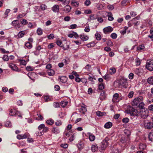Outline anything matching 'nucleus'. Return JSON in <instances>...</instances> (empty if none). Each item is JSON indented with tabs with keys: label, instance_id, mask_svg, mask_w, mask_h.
I'll return each instance as SVG.
<instances>
[{
	"label": "nucleus",
	"instance_id": "obj_1",
	"mask_svg": "<svg viewBox=\"0 0 153 153\" xmlns=\"http://www.w3.org/2000/svg\"><path fill=\"white\" fill-rule=\"evenodd\" d=\"M143 98L141 96L135 98L132 102V104L133 106H136L138 104H139L141 102L143 101Z\"/></svg>",
	"mask_w": 153,
	"mask_h": 153
},
{
	"label": "nucleus",
	"instance_id": "obj_2",
	"mask_svg": "<svg viewBox=\"0 0 153 153\" xmlns=\"http://www.w3.org/2000/svg\"><path fill=\"white\" fill-rule=\"evenodd\" d=\"M127 80L123 77H122L119 82L118 85L119 87L122 86L124 88H126L127 86Z\"/></svg>",
	"mask_w": 153,
	"mask_h": 153
},
{
	"label": "nucleus",
	"instance_id": "obj_3",
	"mask_svg": "<svg viewBox=\"0 0 153 153\" xmlns=\"http://www.w3.org/2000/svg\"><path fill=\"white\" fill-rule=\"evenodd\" d=\"M148 111L147 109H140L139 111V114L141 116V117L143 119L146 118L148 116Z\"/></svg>",
	"mask_w": 153,
	"mask_h": 153
},
{
	"label": "nucleus",
	"instance_id": "obj_4",
	"mask_svg": "<svg viewBox=\"0 0 153 153\" xmlns=\"http://www.w3.org/2000/svg\"><path fill=\"white\" fill-rule=\"evenodd\" d=\"M109 140V138L106 137L101 143V147L102 149H105L109 145V143L108 141Z\"/></svg>",
	"mask_w": 153,
	"mask_h": 153
},
{
	"label": "nucleus",
	"instance_id": "obj_5",
	"mask_svg": "<svg viewBox=\"0 0 153 153\" xmlns=\"http://www.w3.org/2000/svg\"><path fill=\"white\" fill-rule=\"evenodd\" d=\"M146 68L150 71H153V59L147 61L146 63Z\"/></svg>",
	"mask_w": 153,
	"mask_h": 153
},
{
	"label": "nucleus",
	"instance_id": "obj_6",
	"mask_svg": "<svg viewBox=\"0 0 153 153\" xmlns=\"http://www.w3.org/2000/svg\"><path fill=\"white\" fill-rule=\"evenodd\" d=\"M129 111L130 114L133 116H137L139 114V112L133 108L130 109Z\"/></svg>",
	"mask_w": 153,
	"mask_h": 153
},
{
	"label": "nucleus",
	"instance_id": "obj_7",
	"mask_svg": "<svg viewBox=\"0 0 153 153\" xmlns=\"http://www.w3.org/2000/svg\"><path fill=\"white\" fill-rule=\"evenodd\" d=\"M113 30V28L110 26H108L106 27L105 28L103 29V31L104 33L106 34L108 33H110Z\"/></svg>",
	"mask_w": 153,
	"mask_h": 153
},
{
	"label": "nucleus",
	"instance_id": "obj_8",
	"mask_svg": "<svg viewBox=\"0 0 153 153\" xmlns=\"http://www.w3.org/2000/svg\"><path fill=\"white\" fill-rule=\"evenodd\" d=\"M62 9L63 11H65V13H68L70 11L71 7L69 5H66Z\"/></svg>",
	"mask_w": 153,
	"mask_h": 153
},
{
	"label": "nucleus",
	"instance_id": "obj_9",
	"mask_svg": "<svg viewBox=\"0 0 153 153\" xmlns=\"http://www.w3.org/2000/svg\"><path fill=\"white\" fill-rule=\"evenodd\" d=\"M27 137V135L26 133H25L24 134H19L17 136V138L19 140L25 139Z\"/></svg>",
	"mask_w": 153,
	"mask_h": 153
},
{
	"label": "nucleus",
	"instance_id": "obj_10",
	"mask_svg": "<svg viewBox=\"0 0 153 153\" xmlns=\"http://www.w3.org/2000/svg\"><path fill=\"white\" fill-rule=\"evenodd\" d=\"M9 67L13 70L17 71H19L18 68L15 65L11 63L9 65Z\"/></svg>",
	"mask_w": 153,
	"mask_h": 153
},
{
	"label": "nucleus",
	"instance_id": "obj_11",
	"mask_svg": "<svg viewBox=\"0 0 153 153\" xmlns=\"http://www.w3.org/2000/svg\"><path fill=\"white\" fill-rule=\"evenodd\" d=\"M52 10L54 12H58L59 11V6L58 5H54L52 7Z\"/></svg>",
	"mask_w": 153,
	"mask_h": 153
},
{
	"label": "nucleus",
	"instance_id": "obj_12",
	"mask_svg": "<svg viewBox=\"0 0 153 153\" xmlns=\"http://www.w3.org/2000/svg\"><path fill=\"white\" fill-rule=\"evenodd\" d=\"M48 128L45 126L43 129V132H40L39 133L38 132V134H36V135L37 136H40L43 134L44 132H46L48 131Z\"/></svg>",
	"mask_w": 153,
	"mask_h": 153
},
{
	"label": "nucleus",
	"instance_id": "obj_13",
	"mask_svg": "<svg viewBox=\"0 0 153 153\" xmlns=\"http://www.w3.org/2000/svg\"><path fill=\"white\" fill-rule=\"evenodd\" d=\"M79 37L83 41H86L88 39V36L82 34L80 35Z\"/></svg>",
	"mask_w": 153,
	"mask_h": 153
},
{
	"label": "nucleus",
	"instance_id": "obj_14",
	"mask_svg": "<svg viewBox=\"0 0 153 153\" xmlns=\"http://www.w3.org/2000/svg\"><path fill=\"white\" fill-rule=\"evenodd\" d=\"M146 128L148 129L152 128L153 127V124L151 122H148L145 124Z\"/></svg>",
	"mask_w": 153,
	"mask_h": 153
},
{
	"label": "nucleus",
	"instance_id": "obj_15",
	"mask_svg": "<svg viewBox=\"0 0 153 153\" xmlns=\"http://www.w3.org/2000/svg\"><path fill=\"white\" fill-rule=\"evenodd\" d=\"M142 70L141 68H137L135 70V73L138 75H140L141 74Z\"/></svg>",
	"mask_w": 153,
	"mask_h": 153
},
{
	"label": "nucleus",
	"instance_id": "obj_16",
	"mask_svg": "<svg viewBox=\"0 0 153 153\" xmlns=\"http://www.w3.org/2000/svg\"><path fill=\"white\" fill-rule=\"evenodd\" d=\"M88 134L89 135V140L91 141H94L95 138V137L94 135L91 134L90 133H89Z\"/></svg>",
	"mask_w": 153,
	"mask_h": 153
},
{
	"label": "nucleus",
	"instance_id": "obj_17",
	"mask_svg": "<svg viewBox=\"0 0 153 153\" xmlns=\"http://www.w3.org/2000/svg\"><path fill=\"white\" fill-rule=\"evenodd\" d=\"M47 73L50 76H52L54 75L55 73V71L52 69L49 70L47 71Z\"/></svg>",
	"mask_w": 153,
	"mask_h": 153
},
{
	"label": "nucleus",
	"instance_id": "obj_18",
	"mask_svg": "<svg viewBox=\"0 0 153 153\" xmlns=\"http://www.w3.org/2000/svg\"><path fill=\"white\" fill-rule=\"evenodd\" d=\"M60 81L62 83H65L67 81V79L65 76H62L59 78Z\"/></svg>",
	"mask_w": 153,
	"mask_h": 153
},
{
	"label": "nucleus",
	"instance_id": "obj_19",
	"mask_svg": "<svg viewBox=\"0 0 153 153\" xmlns=\"http://www.w3.org/2000/svg\"><path fill=\"white\" fill-rule=\"evenodd\" d=\"M96 115L99 117H101L104 115L105 113L104 112H101L100 111H97L96 112Z\"/></svg>",
	"mask_w": 153,
	"mask_h": 153
},
{
	"label": "nucleus",
	"instance_id": "obj_20",
	"mask_svg": "<svg viewBox=\"0 0 153 153\" xmlns=\"http://www.w3.org/2000/svg\"><path fill=\"white\" fill-rule=\"evenodd\" d=\"M112 126V123L110 122H108L106 123L104 127L105 128H108L111 127Z\"/></svg>",
	"mask_w": 153,
	"mask_h": 153
},
{
	"label": "nucleus",
	"instance_id": "obj_21",
	"mask_svg": "<svg viewBox=\"0 0 153 153\" xmlns=\"http://www.w3.org/2000/svg\"><path fill=\"white\" fill-rule=\"evenodd\" d=\"M98 149V147L97 145H93L91 146V150L93 152H94Z\"/></svg>",
	"mask_w": 153,
	"mask_h": 153
},
{
	"label": "nucleus",
	"instance_id": "obj_22",
	"mask_svg": "<svg viewBox=\"0 0 153 153\" xmlns=\"http://www.w3.org/2000/svg\"><path fill=\"white\" fill-rule=\"evenodd\" d=\"M119 96V95L117 93H115L113 96V99L112 101L113 102L116 101Z\"/></svg>",
	"mask_w": 153,
	"mask_h": 153
},
{
	"label": "nucleus",
	"instance_id": "obj_23",
	"mask_svg": "<svg viewBox=\"0 0 153 153\" xmlns=\"http://www.w3.org/2000/svg\"><path fill=\"white\" fill-rule=\"evenodd\" d=\"M147 82L153 85V76H151L147 79Z\"/></svg>",
	"mask_w": 153,
	"mask_h": 153
},
{
	"label": "nucleus",
	"instance_id": "obj_24",
	"mask_svg": "<svg viewBox=\"0 0 153 153\" xmlns=\"http://www.w3.org/2000/svg\"><path fill=\"white\" fill-rule=\"evenodd\" d=\"M86 111L87 109L86 107L85 106H82L80 109V111L84 114Z\"/></svg>",
	"mask_w": 153,
	"mask_h": 153
},
{
	"label": "nucleus",
	"instance_id": "obj_25",
	"mask_svg": "<svg viewBox=\"0 0 153 153\" xmlns=\"http://www.w3.org/2000/svg\"><path fill=\"white\" fill-rule=\"evenodd\" d=\"M149 138L150 141H153V132H150L149 133Z\"/></svg>",
	"mask_w": 153,
	"mask_h": 153
},
{
	"label": "nucleus",
	"instance_id": "obj_26",
	"mask_svg": "<svg viewBox=\"0 0 153 153\" xmlns=\"http://www.w3.org/2000/svg\"><path fill=\"white\" fill-rule=\"evenodd\" d=\"M136 65V66L139 65L141 63V61L140 59L138 58H137L135 59Z\"/></svg>",
	"mask_w": 153,
	"mask_h": 153
},
{
	"label": "nucleus",
	"instance_id": "obj_27",
	"mask_svg": "<svg viewBox=\"0 0 153 153\" xmlns=\"http://www.w3.org/2000/svg\"><path fill=\"white\" fill-rule=\"evenodd\" d=\"M25 32L24 31H21L19 33L18 36L19 38H21L25 34Z\"/></svg>",
	"mask_w": 153,
	"mask_h": 153
},
{
	"label": "nucleus",
	"instance_id": "obj_28",
	"mask_svg": "<svg viewBox=\"0 0 153 153\" xmlns=\"http://www.w3.org/2000/svg\"><path fill=\"white\" fill-rule=\"evenodd\" d=\"M71 5L74 6L78 7L79 5V3L74 0H72L71 2Z\"/></svg>",
	"mask_w": 153,
	"mask_h": 153
},
{
	"label": "nucleus",
	"instance_id": "obj_29",
	"mask_svg": "<svg viewBox=\"0 0 153 153\" xmlns=\"http://www.w3.org/2000/svg\"><path fill=\"white\" fill-rule=\"evenodd\" d=\"M144 104L143 101L139 104L138 107L140 108L141 109H145L144 108Z\"/></svg>",
	"mask_w": 153,
	"mask_h": 153
},
{
	"label": "nucleus",
	"instance_id": "obj_30",
	"mask_svg": "<svg viewBox=\"0 0 153 153\" xmlns=\"http://www.w3.org/2000/svg\"><path fill=\"white\" fill-rule=\"evenodd\" d=\"M5 126L6 127H10L12 126L11 124L10 121H7L5 123Z\"/></svg>",
	"mask_w": 153,
	"mask_h": 153
},
{
	"label": "nucleus",
	"instance_id": "obj_31",
	"mask_svg": "<svg viewBox=\"0 0 153 153\" xmlns=\"http://www.w3.org/2000/svg\"><path fill=\"white\" fill-rule=\"evenodd\" d=\"M62 2L63 5H68L70 2V0H63Z\"/></svg>",
	"mask_w": 153,
	"mask_h": 153
},
{
	"label": "nucleus",
	"instance_id": "obj_32",
	"mask_svg": "<svg viewBox=\"0 0 153 153\" xmlns=\"http://www.w3.org/2000/svg\"><path fill=\"white\" fill-rule=\"evenodd\" d=\"M25 45L26 47L29 49L31 48L32 47V45L29 42H27L25 44Z\"/></svg>",
	"mask_w": 153,
	"mask_h": 153
},
{
	"label": "nucleus",
	"instance_id": "obj_33",
	"mask_svg": "<svg viewBox=\"0 0 153 153\" xmlns=\"http://www.w3.org/2000/svg\"><path fill=\"white\" fill-rule=\"evenodd\" d=\"M37 33L39 35H42V29L40 28H39L37 30Z\"/></svg>",
	"mask_w": 153,
	"mask_h": 153
},
{
	"label": "nucleus",
	"instance_id": "obj_34",
	"mask_svg": "<svg viewBox=\"0 0 153 153\" xmlns=\"http://www.w3.org/2000/svg\"><path fill=\"white\" fill-rule=\"evenodd\" d=\"M95 36L96 37V39L98 40H100L101 39V36L100 34L98 33H96Z\"/></svg>",
	"mask_w": 153,
	"mask_h": 153
},
{
	"label": "nucleus",
	"instance_id": "obj_35",
	"mask_svg": "<svg viewBox=\"0 0 153 153\" xmlns=\"http://www.w3.org/2000/svg\"><path fill=\"white\" fill-rule=\"evenodd\" d=\"M90 18L91 20H94L97 19V17L96 15L92 14L90 16Z\"/></svg>",
	"mask_w": 153,
	"mask_h": 153
},
{
	"label": "nucleus",
	"instance_id": "obj_36",
	"mask_svg": "<svg viewBox=\"0 0 153 153\" xmlns=\"http://www.w3.org/2000/svg\"><path fill=\"white\" fill-rule=\"evenodd\" d=\"M146 147L145 145L143 144H140L139 145V148L141 150H143Z\"/></svg>",
	"mask_w": 153,
	"mask_h": 153
},
{
	"label": "nucleus",
	"instance_id": "obj_37",
	"mask_svg": "<svg viewBox=\"0 0 153 153\" xmlns=\"http://www.w3.org/2000/svg\"><path fill=\"white\" fill-rule=\"evenodd\" d=\"M53 106L55 108L59 107V103L57 102H54L53 103Z\"/></svg>",
	"mask_w": 153,
	"mask_h": 153
},
{
	"label": "nucleus",
	"instance_id": "obj_38",
	"mask_svg": "<svg viewBox=\"0 0 153 153\" xmlns=\"http://www.w3.org/2000/svg\"><path fill=\"white\" fill-rule=\"evenodd\" d=\"M67 103L68 102H65L64 101H62L61 102L60 105L62 107H64L67 105Z\"/></svg>",
	"mask_w": 153,
	"mask_h": 153
},
{
	"label": "nucleus",
	"instance_id": "obj_39",
	"mask_svg": "<svg viewBox=\"0 0 153 153\" xmlns=\"http://www.w3.org/2000/svg\"><path fill=\"white\" fill-rule=\"evenodd\" d=\"M46 123L48 125H51L54 122L53 120H47L46 121Z\"/></svg>",
	"mask_w": 153,
	"mask_h": 153
},
{
	"label": "nucleus",
	"instance_id": "obj_40",
	"mask_svg": "<svg viewBox=\"0 0 153 153\" xmlns=\"http://www.w3.org/2000/svg\"><path fill=\"white\" fill-rule=\"evenodd\" d=\"M145 47L143 45H141L137 47V49L138 50H141L144 49Z\"/></svg>",
	"mask_w": 153,
	"mask_h": 153
},
{
	"label": "nucleus",
	"instance_id": "obj_41",
	"mask_svg": "<svg viewBox=\"0 0 153 153\" xmlns=\"http://www.w3.org/2000/svg\"><path fill=\"white\" fill-rule=\"evenodd\" d=\"M134 92L133 91H131L129 92L128 95V97L130 98H132L134 95Z\"/></svg>",
	"mask_w": 153,
	"mask_h": 153
},
{
	"label": "nucleus",
	"instance_id": "obj_42",
	"mask_svg": "<svg viewBox=\"0 0 153 153\" xmlns=\"http://www.w3.org/2000/svg\"><path fill=\"white\" fill-rule=\"evenodd\" d=\"M128 121H129V119L127 117H126V118H124L122 120L123 122L125 123H127L128 122Z\"/></svg>",
	"mask_w": 153,
	"mask_h": 153
},
{
	"label": "nucleus",
	"instance_id": "obj_43",
	"mask_svg": "<svg viewBox=\"0 0 153 153\" xmlns=\"http://www.w3.org/2000/svg\"><path fill=\"white\" fill-rule=\"evenodd\" d=\"M128 28L127 27H125L124 30H121L120 31V33L122 34H124L126 33V30Z\"/></svg>",
	"mask_w": 153,
	"mask_h": 153
},
{
	"label": "nucleus",
	"instance_id": "obj_44",
	"mask_svg": "<svg viewBox=\"0 0 153 153\" xmlns=\"http://www.w3.org/2000/svg\"><path fill=\"white\" fill-rule=\"evenodd\" d=\"M44 99L45 102H48L51 100L50 99L48 96H45L44 97Z\"/></svg>",
	"mask_w": 153,
	"mask_h": 153
},
{
	"label": "nucleus",
	"instance_id": "obj_45",
	"mask_svg": "<svg viewBox=\"0 0 153 153\" xmlns=\"http://www.w3.org/2000/svg\"><path fill=\"white\" fill-rule=\"evenodd\" d=\"M107 45L109 46H112L113 45V42L111 40H109L107 42Z\"/></svg>",
	"mask_w": 153,
	"mask_h": 153
},
{
	"label": "nucleus",
	"instance_id": "obj_46",
	"mask_svg": "<svg viewBox=\"0 0 153 153\" xmlns=\"http://www.w3.org/2000/svg\"><path fill=\"white\" fill-rule=\"evenodd\" d=\"M56 44L59 46L61 47L62 45V41L60 40H57L56 42Z\"/></svg>",
	"mask_w": 153,
	"mask_h": 153
},
{
	"label": "nucleus",
	"instance_id": "obj_47",
	"mask_svg": "<svg viewBox=\"0 0 153 153\" xmlns=\"http://www.w3.org/2000/svg\"><path fill=\"white\" fill-rule=\"evenodd\" d=\"M3 59L4 61H7L9 60L8 56L7 55H4L2 58Z\"/></svg>",
	"mask_w": 153,
	"mask_h": 153
},
{
	"label": "nucleus",
	"instance_id": "obj_48",
	"mask_svg": "<svg viewBox=\"0 0 153 153\" xmlns=\"http://www.w3.org/2000/svg\"><path fill=\"white\" fill-rule=\"evenodd\" d=\"M117 35L115 33H113L111 35V37L113 39H115L117 37Z\"/></svg>",
	"mask_w": 153,
	"mask_h": 153
},
{
	"label": "nucleus",
	"instance_id": "obj_49",
	"mask_svg": "<svg viewBox=\"0 0 153 153\" xmlns=\"http://www.w3.org/2000/svg\"><path fill=\"white\" fill-rule=\"evenodd\" d=\"M99 89L101 90H102L104 88V85L102 83L100 84L99 85Z\"/></svg>",
	"mask_w": 153,
	"mask_h": 153
},
{
	"label": "nucleus",
	"instance_id": "obj_50",
	"mask_svg": "<svg viewBox=\"0 0 153 153\" xmlns=\"http://www.w3.org/2000/svg\"><path fill=\"white\" fill-rule=\"evenodd\" d=\"M52 131L55 133H58L59 132V130L56 128H53L52 130Z\"/></svg>",
	"mask_w": 153,
	"mask_h": 153
},
{
	"label": "nucleus",
	"instance_id": "obj_51",
	"mask_svg": "<svg viewBox=\"0 0 153 153\" xmlns=\"http://www.w3.org/2000/svg\"><path fill=\"white\" fill-rule=\"evenodd\" d=\"M45 125L44 124H42L40 125L39 127H38V128L39 130H40L42 129H43V128L45 127Z\"/></svg>",
	"mask_w": 153,
	"mask_h": 153
},
{
	"label": "nucleus",
	"instance_id": "obj_52",
	"mask_svg": "<svg viewBox=\"0 0 153 153\" xmlns=\"http://www.w3.org/2000/svg\"><path fill=\"white\" fill-rule=\"evenodd\" d=\"M54 37V35L53 34H51L48 36V39H53Z\"/></svg>",
	"mask_w": 153,
	"mask_h": 153
},
{
	"label": "nucleus",
	"instance_id": "obj_53",
	"mask_svg": "<svg viewBox=\"0 0 153 153\" xmlns=\"http://www.w3.org/2000/svg\"><path fill=\"white\" fill-rule=\"evenodd\" d=\"M73 37L76 39H77L79 38V35L76 33L74 32H73Z\"/></svg>",
	"mask_w": 153,
	"mask_h": 153
},
{
	"label": "nucleus",
	"instance_id": "obj_54",
	"mask_svg": "<svg viewBox=\"0 0 153 153\" xmlns=\"http://www.w3.org/2000/svg\"><path fill=\"white\" fill-rule=\"evenodd\" d=\"M90 3H91L90 1V0H86L85 2V5H86L87 6H88L90 4Z\"/></svg>",
	"mask_w": 153,
	"mask_h": 153
},
{
	"label": "nucleus",
	"instance_id": "obj_55",
	"mask_svg": "<svg viewBox=\"0 0 153 153\" xmlns=\"http://www.w3.org/2000/svg\"><path fill=\"white\" fill-rule=\"evenodd\" d=\"M84 30L85 32H89L90 30L89 27V26L86 27L84 29Z\"/></svg>",
	"mask_w": 153,
	"mask_h": 153
},
{
	"label": "nucleus",
	"instance_id": "obj_56",
	"mask_svg": "<svg viewBox=\"0 0 153 153\" xmlns=\"http://www.w3.org/2000/svg\"><path fill=\"white\" fill-rule=\"evenodd\" d=\"M26 69L27 71H33V69L30 66H28L26 68Z\"/></svg>",
	"mask_w": 153,
	"mask_h": 153
},
{
	"label": "nucleus",
	"instance_id": "obj_57",
	"mask_svg": "<svg viewBox=\"0 0 153 153\" xmlns=\"http://www.w3.org/2000/svg\"><path fill=\"white\" fill-rule=\"evenodd\" d=\"M107 8L109 10H112L114 8V7L113 5H108Z\"/></svg>",
	"mask_w": 153,
	"mask_h": 153
},
{
	"label": "nucleus",
	"instance_id": "obj_58",
	"mask_svg": "<svg viewBox=\"0 0 153 153\" xmlns=\"http://www.w3.org/2000/svg\"><path fill=\"white\" fill-rule=\"evenodd\" d=\"M55 124L57 126H59L62 124V122L60 121H58L55 123Z\"/></svg>",
	"mask_w": 153,
	"mask_h": 153
},
{
	"label": "nucleus",
	"instance_id": "obj_59",
	"mask_svg": "<svg viewBox=\"0 0 153 153\" xmlns=\"http://www.w3.org/2000/svg\"><path fill=\"white\" fill-rule=\"evenodd\" d=\"M104 50L107 51H110L111 50V49L110 47H106L104 48Z\"/></svg>",
	"mask_w": 153,
	"mask_h": 153
},
{
	"label": "nucleus",
	"instance_id": "obj_60",
	"mask_svg": "<svg viewBox=\"0 0 153 153\" xmlns=\"http://www.w3.org/2000/svg\"><path fill=\"white\" fill-rule=\"evenodd\" d=\"M61 146L64 148H66L68 147V145L67 144H62Z\"/></svg>",
	"mask_w": 153,
	"mask_h": 153
},
{
	"label": "nucleus",
	"instance_id": "obj_61",
	"mask_svg": "<svg viewBox=\"0 0 153 153\" xmlns=\"http://www.w3.org/2000/svg\"><path fill=\"white\" fill-rule=\"evenodd\" d=\"M41 9L42 10H45L46 8V7L45 6V5L42 4L40 6Z\"/></svg>",
	"mask_w": 153,
	"mask_h": 153
},
{
	"label": "nucleus",
	"instance_id": "obj_62",
	"mask_svg": "<svg viewBox=\"0 0 153 153\" xmlns=\"http://www.w3.org/2000/svg\"><path fill=\"white\" fill-rule=\"evenodd\" d=\"M110 70V73L112 74H114L116 72V70L115 68L111 69Z\"/></svg>",
	"mask_w": 153,
	"mask_h": 153
},
{
	"label": "nucleus",
	"instance_id": "obj_63",
	"mask_svg": "<svg viewBox=\"0 0 153 153\" xmlns=\"http://www.w3.org/2000/svg\"><path fill=\"white\" fill-rule=\"evenodd\" d=\"M134 76V74L132 73H131L129 74L128 76V77L129 79H132Z\"/></svg>",
	"mask_w": 153,
	"mask_h": 153
},
{
	"label": "nucleus",
	"instance_id": "obj_64",
	"mask_svg": "<svg viewBox=\"0 0 153 153\" xmlns=\"http://www.w3.org/2000/svg\"><path fill=\"white\" fill-rule=\"evenodd\" d=\"M10 114L11 115L13 116L14 115V114L15 113L14 110L11 109L10 111Z\"/></svg>",
	"mask_w": 153,
	"mask_h": 153
}]
</instances>
